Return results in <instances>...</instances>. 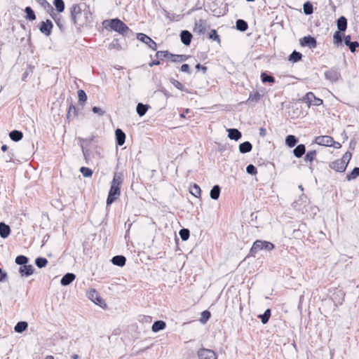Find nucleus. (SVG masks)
Here are the masks:
<instances>
[{"label":"nucleus","mask_w":359,"mask_h":359,"mask_svg":"<svg viewBox=\"0 0 359 359\" xmlns=\"http://www.w3.org/2000/svg\"><path fill=\"white\" fill-rule=\"evenodd\" d=\"M53 4L57 13H60L65 11V4L64 0H53Z\"/></svg>","instance_id":"49"},{"label":"nucleus","mask_w":359,"mask_h":359,"mask_svg":"<svg viewBox=\"0 0 359 359\" xmlns=\"http://www.w3.org/2000/svg\"><path fill=\"white\" fill-rule=\"evenodd\" d=\"M299 43L302 47H308L309 48H315L318 44L316 39L311 35H307L300 39Z\"/></svg>","instance_id":"9"},{"label":"nucleus","mask_w":359,"mask_h":359,"mask_svg":"<svg viewBox=\"0 0 359 359\" xmlns=\"http://www.w3.org/2000/svg\"><path fill=\"white\" fill-rule=\"evenodd\" d=\"M228 137L230 140L238 141L242 137V133L236 128L227 129Z\"/></svg>","instance_id":"22"},{"label":"nucleus","mask_w":359,"mask_h":359,"mask_svg":"<svg viewBox=\"0 0 359 359\" xmlns=\"http://www.w3.org/2000/svg\"><path fill=\"white\" fill-rule=\"evenodd\" d=\"M80 142V147H81V145L83 144L84 146H86L88 148H93L95 149L97 148V142L95 141V136H91L88 138H79V139Z\"/></svg>","instance_id":"14"},{"label":"nucleus","mask_w":359,"mask_h":359,"mask_svg":"<svg viewBox=\"0 0 359 359\" xmlns=\"http://www.w3.org/2000/svg\"><path fill=\"white\" fill-rule=\"evenodd\" d=\"M50 15L55 21L60 30L63 31L65 29V21L63 20L62 15L60 14H56L54 11H53V13H50Z\"/></svg>","instance_id":"18"},{"label":"nucleus","mask_w":359,"mask_h":359,"mask_svg":"<svg viewBox=\"0 0 359 359\" xmlns=\"http://www.w3.org/2000/svg\"><path fill=\"white\" fill-rule=\"evenodd\" d=\"M198 359H217L215 352L209 348H201L197 353Z\"/></svg>","instance_id":"10"},{"label":"nucleus","mask_w":359,"mask_h":359,"mask_svg":"<svg viewBox=\"0 0 359 359\" xmlns=\"http://www.w3.org/2000/svg\"><path fill=\"white\" fill-rule=\"evenodd\" d=\"M69 10L71 21L79 32L89 22L88 18L91 16L89 7L85 3L74 4Z\"/></svg>","instance_id":"1"},{"label":"nucleus","mask_w":359,"mask_h":359,"mask_svg":"<svg viewBox=\"0 0 359 359\" xmlns=\"http://www.w3.org/2000/svg\"><path fill=\"white\" fill-rule=\"evenodd\" d=\"M48 262V259L43 257H38L35 259V264L39 269L46 267Z\"/></svg>","instance_id":"52"},{"label":"nucleus","mask_w":359,"mask_h":359,"mask_svg":"<svg viewBox=\"0 0 359 359\" xmlns=\"http://www.w3.org/2000/svg\"><path fill=\"white\" fill-rule=\"evenodd\" d=\"M76 278V275L73 273H67L65 274L61 280H60V284L62 286H67L69 284H71Z\"/></svg>","instance_id":"20"},{"label":"nucleus","mask_w":359,"mask_h":359,"mask_svg":"<svg viewBox=\"0 0 359 359\" xmlns=\"http://www.w3.org/2000/svg\"><path fill=\"white\" fill-rule=\"evenodd\" d=\"M347 46L348 47L351 53H355L357 48L359 47V43L356 41H351L349 45H347Z\"/></svg>","instance_id":"62"},{"label":"nucleus","mask_w":359,"mask_h":359,"mask_svg":"<svg viewBox=\"0 0 359 359\" xmlns=\"http://www.w3.org/2000/svg\"><path fill=\"white\" fill-rule=\"evenodd\" d=\"M302 58V54L297 50H293L288 57V60L293 63L298 62Z\"/></svg>","instance_id":"44"},{"label":"nucleus","mask_w":359,"mask_h":359,"mask_svg":"<svg viewBox=\"0 0 359 359\" xmlns=\"http://www.w3.org/2000/svg\"><path fill=\"white\" fill-rule=\"evenodd\" d=\"M189 192L191 195L196 198H199L201 194V187L196 183L190 187Z\"/></svg>","instance_id":"47"},{"label":"nucleus","mask_w":359,"mask_h":359,"mask_svg":"<svg viewBox=\"0 0 359 359\" xmlns=\"http://www.w3.org/2000/svg\"><path fill=\"white\" fill-rule=\"evenodd\" d=\"M304 13L306 15H311L313 13V6L311 1H307L303 4Z\"/></svg>","instance_id":"48"},{"label":"nucleus","mask_w":359,"mask_h":359,"mask_svg":"<svg viewBox=\"0 0 359 359\" xmlns=\"http://www.w3.org/2000/svg\"><path fill=\"white\" fill-rule=\"evenodd\" d=\"M123 182V172H114L111 182L110 189L107 195L106 204L107 208L116 201L121 195V187Z\"/></svg>","instance_id":"2"},{"label":"nucleus","mask_w":359,"mask_h":359,"mask_svg":"<svg viewBox=\"0 0 359 359\" xmlns=\"http://www.w3.org/2000/svg\"><path fill=\"white\" fill-rule=\"evenodd\" d=\"M138 320L142 323H150L152 320V318L149 316H140Z\"/></svg>","instance_id":"63"},{"label":"nucleus","mask_w":359,"mask_h":359,"mask_svg":"<svg viewBox=\"0 0 359 359\" xmlns=\"http://www.w3.org/2000/svg\"><path fill=\"white\" fill-rule=\"evenodd\" d=\"M325 77L332 83H335L341 79V74L336 68H331L325 72Z\"/></svg>","instance_id":"11"},{"label":"nucleus","mask_w":359,"mask_h":359,"mask_svg":"<svg viewBox=\"0 0 359 359\" xmlns=\"http://www.w3.org/2000/svg\"><path fill=\"white\" fill-rule=\"evenodd\" d=\"M35 271L34 267L32 264H26L20 266L18 272L22 277H29L32 276Z\"/></svg>","instance_id":"15"},{"label":"nucleus","mask_w":359,"mask_h":359,"mask_svg":"<svg viewBox=\"0 0 359 359\" xmlns=\"http://www.w3.org/2000/svg\"><path fill=\"white\" fill-rule=\"evenodd\" d=\"M80 172L84 177H90L93 173L92 169L85 166L80 168Z\"/></svg>","instance_id":"56"},{"label":"nucleus","mask_w":359,"mask_h":359,"mask_svg":"<svg viewBox=\"0 0 359 359\" xmlns=\"http://www.w3.org/2000/svg\"><path fill=\"white\" fill-rule=\"evenodd\" d=\"M347 25H348L347 19L344 15L340 16L337 20V26L338 31L346 32V30L347 29Z\"/></svg>","instance_id":"25"},{"label":"nucleus","mask_w":359,"mask_h":359,"mask_svg":"<svg viewBox=\"0 0 359 359\" xmlns=\"http://www.w3.org/2000/svg\"><path fill=\"white\" fill-rule=\"evenodd\" d=\"M179 235L183 241H186L189 238L190 231L188 229L182 228L180 230Z\"/></svg>","instance_id":"55"},{"label":"nucleus","mask_w":359,"mask_h":359,"mask_svg":"<svg viewBox=\"0 0 359 359\" xmlns=\"http://www.w3.org/2000/svg\"><path fill=\"white\" fill-rule=\"evenodd\" d=\"M275 248V245L273 243L262 240H257L254 242L250 253L252 256H255V254L262 250H266L267 251H271Z\"/></svg>","instance_id":"4"},{"label":"nucleus","mask_w":359,"mask_h":359,"mask_svg":"<svg viewBox=\"0 0 359 359\" xmlns=\"http://www.w3.org/2000/svg\"><path fill=\"white\" fill-rule=\"evenodd\" d=\"M313 142L320 146L330 147L333 142V137L329 135H320L315 138Z\"/></svg>","instance_id":"13"},{"label":"nucleus","mask_w":359,"mask_h":359,"mask_svg":"<svg viewBox=\"0 0 359 359\" xmlns=\"http://www.w3.org/2000/svg\"><path fill=\"white\" fill-rule=\"evenodd\" d=\"M306 146L304 144H297L292 150L293 155L297 158H302L306 153Z\"/></svg>","instance_id":"21"},{"label":"nucleus","mask_w":359,"mask_h":359,"mask_svg":"<svg viewBox=\"0 0 359 359\" xmlns=\"http://www.w3.org/2000/svg\"><path fill=\"white\" fill-rule=\"evenodd\" d=\"M38 28L41 33L46 36H49L52 34L53 23L50 20L47 19L46 21L41 22L38 25Z\"/></svg>","instance_id":"8"},{"label":"nucleus","mask_w":359,"mask_h":359,"mask_svg":"<svg viewBox=\"0 0 359 359\" xmlns=\"http://www.w3.org/2000/svg\"><path fill=\"white\" fill-rule=\"evenodd\" d=\"M190 56L187 55H179L171 53L170 60L172 62H182L186 61Z\"/></svg>","instance_id":"37"},{"label":"nucleus","mask_w":359,"mask_h":359,"mask_svg":"<svg viewBox=\"0 0 359 359\" xmlns=\"http://www.w3.org/2000/svg\"><path fill=\"white\" fill-rule=\"evenodd\" d=\"M170 82L178 90L188 93H189V90L186 88L182 83L175 79L174 78H170Z\"/></svg>","instance_id":"50"},{"label":"nucleus","mask_w":359,"mask_h":359,"mask_svg":"<svg viewBox=\"0 0 359 359\" xmlns=\"http://www.w3.org/2000/svg\"><path fill=\"white\" fill-rule=\"evenodd\" d=\"M317 155V151L316 150H309L305 153L304 161L306 163H312L313 161L316 159Z\"/></svg>","instance_id":"41"},{"label":"nucleus","mask_w":359,"mask_h":359,"mask_svg":"<svg viewBox=\"0 0 359 359\" xmlns=\"http://www.w3.org/2000/svg\"><path fill=\"white\" fill-rule=\"evenodd\" d=\"M92 111L94 114H97L99 116H102L105 113L104 110H102L100 107L97 106L93 107Z\"/></svg>","instance_id":"64"},{"label":"nucleus","mask_w":359,"mask_h":359,"mask_svg":"<svg viewBox=\"0 0 359 359\" xmlns=\"http://www.w3.org/2000/svg\"><path fill=\"white\" fill-rule=\"evenodd\" d=\"M208 38L212 41L220 42V37L216 29H211Z\"/></svg>","instance_id":"57"},{"label":"nucleus","mask_w":359,"mask_h":359,"mask_svg":"<svg viewBox=\"0 0 359 359\" xmlns=\"http://www.w3.org/2000/svg\"><path fill=\"white\" fill-rule=\"evenodd\" d=\"M238 149L241 154H247L252 151V144L249 141H245L239 144Z\"/></svg>","instance_id":"30"},{"label":"nucleus","mask_w":359,"mask_h":359,"mask_svg":"<svg viewBox=\"0 0 359 359\" xmlns=\"http://www.w3.org/2000/svg\"><path fill=\"white\" fill-rule=\"evenodd\" d=\"M261 81L263 83H274L276 82L275 78L267 72H262L260 75Z\"/></svg>","instance_id":"31"},{"label":"nucleus","mask_w":359,"mask_h":359,"mask_svg":"<svg viewBox=\"0 0 359 359\" xmlns=\"http://www.w3.org/2000/svg\"><path fill=\"white\" fill-rule=\"evenodd\" d=\"M29 258L27 256L22 255H18L15 259V264L19 265L20 266L26 265L29 262Z\"/></svg>","instance_id":"46"},{"label":"nucleus","mask_w":359,"mask_h":359,"mask_svg":"<svg viewBox=\"0 0 359 359\" xmlns=\"http://www.w3.org/2000/svg\"><path fill=\"white\" fill-rule=\"evenodd\" d=\"M34 69V66L28 65L25 72L22 74V80L24 81H26L27 78L29 76V75L33 73Z\"/></svg>","instance_id":"58"},{"label":"nucleus","mask_w":359,"mask_h":359,"mask_svg":"<svg viewBox=\"0 0 359 359\" xmlns=\"http://www.w3.org/2000/svg\"><path fill=\"white\" fill-rule=\"evenodd\" d=\"M302 102L306 103L309 107L311 105L320 106L323 104V101L322 99L316 97L313 92H308L302 99Z\"/></svg>","instance_id":"6"},{"label":"nucleus","mask_w":359,"mask_h":359,"mask_svg":"<svg viewBox=\"0 0 359 359\" xmlns=\"http://www.w3.org/2000/svg\"><path fill=\"white\" fill-rule=\"evenodd\" d=\"M77 94H78L79 102L81 105H83L86 103L87 98H88L86 92L82 89H79L77 91Z\"/></svg>","instance_id":"53"},{"label":"nucleus","mask_w":359,"mask_h":359,"mask_svg":"<svg viewBox=\"0 0 359 359\" xmlns=\"http://www.w3.org/2000/svg\"><path fill=\"white\" fill-rule=\"evenodd\" d=\"M165 327H166L165 322L163 320H158L154 321V323H153V325L151 326V331L153 332L156 333L161 330H163Z\"/></svg>","instance_id":"27"},{"label":"nucleus","mask_w":359,"mask_h":359,"mask_svg":"<svg viewBox=\"0 0 359 359\" xmlns=\"http://www.w3.org/2000/svg\"><path fill=\"white\" fill-rule=\"evenodd\" d=\"M25 13L26 14L25 18L29 21H34L36 20V16L34 10L30 6H27L25 8Z\"/></svg>","instance_id":"45"},{"label":"nucleus","mask_w":359,"mask_h":359,"mask_svg":"<svg viewBox=\"0 0 359 359\" xmlns=\"http://www.w3.org/2000/svg\"><path fill=\"white\" fill-rule=\"evenodd\" d=\"M211 317V313L208 310H205L201 312L200 322L203 324H205Z\"/></svg>","instance_id":"54"},{"label":"nucleus","mask_w":359,"mask_h":359,"mask_svg":"<svg viewBox=\"0 0 359 359\" xmlns=\"http://www.w3.org/2000/svg\"><path fill=\"white\" fill-rule=\"evenodd\" d=\"M116 144L118 146H123L126 142V134L120 128L115 130Z\"/></svg>","instance_id":"19"},{"label":"nucleus","mask_w":359,"mask_h":359,"mask_svg":"<svg viewBox=\"0 0 359 359\" xmlns=\"http://www.w3.org/2000/svg\"><path fill=\"white\" fill-rule=\"evenodd\" d=\"M28 327V323L26 321H19L14 327V331L17 333L24 332Z\"/></svg>","instance_id":"36"},{"label":"nucleus","mask_w":359,"mask_h":359,"mask_svg":"<svg viewBox=\"0 0 359 359\" xmlns=\"http://www.w3.org/2000/svg\"><path fill=\"white\" fill-rule=\"evenodd\" d=\"M111 262L115 266L123 267L126 265V258L123 255H115L112 257Z\"/></svg>","instance_id":"24"},{"label":"nucleus","mask_w":359,"mask_h":359,"mask_svg":"<svg viewBox=\"0 0 359 359\" xmlns=\"http://www.w3.org/2000/svg\"><path fill=\"white\" fill-rule=\"evenodd\" d=\"M236 28L240 32H245L248 29V24L245 20L238 19L236 21Z\"/></svg>","instance_id":"40"},{"label":"nucleus","mask_w":359,"mask_h":359,"mask_svg":"<svg viewBox=\"0 0 359 359\" xmlns=\"http://www.w3.org/2000/svg\"><path fill=\"white\" fill-rule=\"evenodd\" d=\"M81 148L83 155L84 160L86 163H88L89 160H90L93 156L90 148H88L86 146H84L83 144L81 145Z\"/></svg>","instance_id":"43"},{"label":"nucleus","mask_w":359,"mask_h":359,"mask_svg":"<svg viewBox=\"0 0 359 359\" xmlns=\"http://www.w3.org/2000/svg\"><path fill=\"white\" fill-rule=\"evenodd\" d=\"M88 298L91 300L94 304L99 306L102 309H105L107 307V304L104 299L100 297V294L95 289H90L87 292Z\"/></svg>","instance_id":"5"},{"label":"nucleus","mask_w":359,"mask_h":359,"mask_svg":"<svg viewBox=\"0 0 359 359\" xmlns=\"http://www.w3.org/2000/svg\"><path fill=\"white\" fill-rule=\"evenodd\" d=\"M207 27V21L205 20L200 19L195 22L194 32H196L199 35L204 34L206 32Z\"/></svg>","instance_id":"12"},{"label":"nucleus","mask_w":359,"mask_h":359,"mask_svg":"<svg viewBox=\"0 0 359 359\" xmlns=\"http://www.w3.org/2000/svg\"><path fill=\"white\" fill-rule=\"evenodd\" d=\"M221 187L218 185H214L210 192V197L212 200H217L220 196Z\"/></svg>","instance_id":"38"},{"label":"nucleus","mask_w":359,"mask_h":359,"mask_svg":"<svg viewBox=\"0 0 359 359\" xmlns=\"http://www.w3.org/2000/svg\"><path fill=\"white\" fill-rule=\"evenodd\" d=\"M102 25L106 29L109 27L123 36L129 37L133 34V31L118 18L104 20Z\"/></svg>","instance_id":"3"},{"label":"nucleus","mask_w":359,"mask_h":359,"mask_svg":"<svg viewBox=\"0 0 359 359\" xmlns=\"http://www.w3.org/2000/svg\"><path fill=\"white\" fill-rule=\"evenodd\" d=\"M109 49H117V50H121L122 47L121 44L119 43V41L118 39H114L111 43L109 45Z\"/></svg>","instance_id":"59"},{"label":"nucleus","mask_w":359,"mask_h":359,"mask_svg":"<svg viewBox=\"0 0 359 359\" xmlns=\"http://www.w3.org/2000/svg\"><path fill=\"white\" fill-rule=\"evenodd\" d=\"M299 142V138L294 135H288L285 137V143L289 148H293Z\"/></svg>","instance_id":"23"},{"label":"nucleus","mask_w":359,"mask_h":359,"mask_svg":"<svg viewBox=\"0 0 359 359\" xmlns=\"http://www.w3.org/2000/svg\"><path fill=\"white\" fill-rule=\"evenodd\" d=\"M246 172L250 175H255L257 173V169L254 165L249 164L246 167Z\"/></svg>","instance_id":"61"},{"label":"nucleus","mask_w":359,"mask_h":359,"mask_svg":"<svg viewBox=\"0 0 359 359\" xmlns=\"http://www.w3.org/2000/svg\"><path fill=\"white\" fill-rule=\"evenodd\" d=\"M345 32L336 31L333 34V43L339 46L342 45Z\"/></svg>","instance_id":"26"},{"label":"nucleus","mask_w":359,"mask_h":359,"mask_svg":"<svg viewBox=\"0 0 359 359\" xmlns=\"http://www.w3.org/2000/svg\"><path fill=\"white\" fill-rule=\"evenodd\" d=\"M10 233L11 228L9 225L3 222H0V236L2 238H6L9 236Z\"/></svg>","instance_id":"28"},{"label":"nucleus","mask_w":359,"mask_h":359,"mask_svg":"<svg viewBox=\"0 0 359 359\" xmlns=\"http://www.w3.org/2000/svg\"><path fill=\"white\" fill-rule=\"evenodd\" d=\"M182 43L185 46H189L193 38L192 34L188 30H182L180 34Z\"/></svg>","instance_id":"17"},{"label":"nucleus","mask_w":359,"mask_h":359,"mask_svg":"<svg viewBox=\"0 0 359 359\" xmlns=\"http://www.w3.org/2000/svg\"><path fill=\"white\" fill-rule=\"evenodd\" d=\"M36 3H38L41 7H43L47 13L50 14V13H53L54 11V8L53 6L48 2L46 0H35Z\"/></svg>","instance_id":"42"},{"label":"nucleus","mask_w":359,"mask_h":359,"mask_svg":"<svg viewBox=\"0 0 359 359\" xmlns=\"http://www.w3.org/2000/svg\"><path fill=\"white\" fill-rule=\"evenodd\" d=\"M9 137L13 142H19L23 137V133L20 130H13L9 133Z\"/></svg>","instance_id":"34"},{"label":"nucleus","mask_w":359,"mask_h":359,"mask_svg":"<svg viewBox=\"0 0 359 359\" xmlns=\"http://www.w3.org/2000/svg\"><path fill=\"white\" fill-rule=\"evenodd\" d=\"M359 177V167H355L350 172L346 175V180L351 181Z\"/></svg>","instance_id":"51"},{"label":"nucleus","mask_w":359,"mask_h":359,"mask_svg":"<svg viewBox=\"0 0 359 359\" xmlns=\"http://www.w3.org/2000/svg\"><path fill=\"white\" fill-rule=\"evenodd\" d=\"M329 166L330 168L339 172H344L346 169V164L343 163L340 159L331 162Z\"/></svg>","instance_id":"16"},{"label":"nucleus","mask_w":359,"mask_h":359,"mask_svg":"<svg viewBox=\"0 0 359 359\" xmlns=\"http://www.w3.org/2000/svg\"><path fill=\"white\" fill-rule=\"evenodd\" d=\"M352 154L350 151H346L342 156L340 160L342 161L343 163L346 164V166L348 165L350 160L351 159Z\"/></svg>","instance_id":"60"},{"label":"nucleus","mask_w":359,"mask_h":359,"mask_svg":"<svg viewBox=\"0 0 359 359\" xmlns=\"http://www.w3.org/2000/svg\"><path fill=\"white\" fill-rule=\"evenodd\" d=\"M262 97L261 94L258 91H252L249 94V97L246 101L247 104H250L251 102H258Z\"/></svg>","instance_id":"32"},{"label":"nucleus","mask_w":359,"mask_h":359,"mask_svg":"<svg viewBox=\"0 0 359 359\" xmlns=\"http://www.w3.org/2000/svg\"><path fill=\"white\" fill-rule=\"evenodd\" d=\"M150 106L149 104L139 102L136 106V112L139 116L142 117L146 114Z\"/></svg>","instance_id":"29"},{"label":"nucleus","mask_w":359,"mask_h":359,"mask_svg":"<svg viewBox=\"0 0 359 359\" xmlns=\"http://www.w3.org/2000/svg\"><path fill=\"white\" fill-rule=\"evenodd\" d=\"M136 38L137 40L145 43L151 49L156 50L157 44L149 36L146 34L139 32L136 34Z\"/></svg>","instance_id":"7"},{"label":"nucleus","mask_w":359,"mask_h":359,"mask_svg":"<svg viewBox=\"0 0 359 359\" xmlns=\"http://www.w3.org/2000/svg\"><path fill=\"white\" fill-rule=\"evenodd\" d=\"M78 116V111L76 109V107L71 103L69 106L67 112V119L70 121L74 118Z\"/></svg>","instance_id":"33"},{"label":"nucleus","mask_w":359,"mask_h":359,"mask_svg":"<svg viewBox=\"0 0 359 359\" xmlns=\"http://www.w3.org/2000/svg\"><path fill=\"white\" fill-rule=\"evenodd\" d=\"M271 316V310L270 309H267L265 310L264 313L259 314L257 316V318L261 320L262 324L265 325L269 322Z\"/></svg>","instance_id":"35"},{"label":"nucleus","mask_w":359,"mask_h":359,"mask_svg":"<svg viewBox=\"0 0 359 359\" xmlns=\"http://www.w3.org/2000/svg\"><path fill=\"white\" fill-rule=\"evenodd\" d=\"M171 53L168 50H158L156 53L155 56L160 60H170Z\"/></svg>","instance_id":"39"}]
</instances>
